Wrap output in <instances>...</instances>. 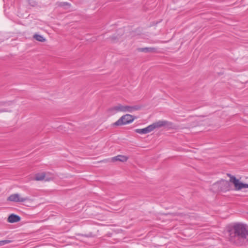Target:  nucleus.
Instances as JSON below:
<instances>
[{
  "label": "nucleus",
  "mask_w": 248,
  "mask_h": 248,
  "mask_svg": "<svg viewBox=\"0 0 248 248\" xmlns=\"http://www.w3.org/2000/svg\"><path fill=\"white\" fill-rule=\"evenodd\" d=\"M20 220V217L15 214L10 215L8 217L7 221L10 223H15Z\"/></svg>",
  "instance_id": "nucleus-10"
},
{
  "label": "nucleus",
  "mask_w": 248,
  "mask_h": 248,
  "mask_svg": "<svg viewBox=\"0 0 248 248\" xmlns=\"http://www.w3.org/2000/svg\"><path fill=\"white\" fill-rule=\"evenodd\" d=\"M128 159V157L126 156L123 155H118L116 156L111 158V160L112 162L120 161V162H126Z\"/></svg>",
  "instance_id": "nucleus-9"
},
{
  "label": "nucleus",
  "mask_w": 248,
  "mask_h": 248,
  "mask_svg": "<svg viewBox=\"0 0 248 248\" xmlns=\"http://www.w3.org/2000/svg\"><path fill=\"white\" fill-rule=\"evenodd\" d=\"M61 6H64V5H68L70 6V4L67 2H63L61 4Z\"/></svg>",
  "instance_id": "nucleus-14"
},
{
  "label": "nucleus",
  "mask_w": 248,
  "mask_h": 248,
  "mask_svg": "<svg viewBox=\"0 0 248 248\" xmlns=\"http://www.w3.org/2000/svg\"><path fill=\"white\" fill-rule=\"evenodd\" d=\"M228 175L230 177V181L234 185L236 190H240L244 188H248V184H244L241 182L238 179H236L235 177L231 174H228Z\"/></svg>",
  "instance_id": "nucleus-5"
},
{
  "label": "nucleus",
  "mask_w": 248,
  "mask_h": 248,
  "mask_svg": "<svg viewBox=\"0 0 248 248\" xmlns=\"http://www.w3.org/2000/svg\"><path fill=\"white\" fill-rule=\"evenodd\" d=\"M53 177L51 178H47L46 177V174L44 172H42L41 173L36 174L35 175L34 179L36 181H42L45 180V181H50Z\"/></svg>",
  "instance_id": "nucleus-8"
},
{
  "label": "nucleus",
  "mask_w": 248,
  "mask_h": 248,
  "mask_svg": "<svg viewBox=\"0 0 248 248\" xmlns=\"http://www.w3.org/2000/svg\"><path fill=\"white\" fill-rule=\"evenodd\" d=\"M10 242H11L10 240H6L0 241V247L5 245H6V244H8L10 243Z\"/></svg>",
  "instance_id": "nucleus-13"
},
{
  "label": "nucleus",
  "mask_w": 248,
  "mask_h": 248,
  "mask_svg": "<svg viewBox=\"0 0 248 248\" xmlns=\"http://www.w3.org/2000/svg\"><path fill=\"white\" fill-rule=\"evenodd\" d=\"M139 50L144 52H154L156 50V49L154 47H144L139 48Z\"/></svg>",
  "instance_id": "nucleus-11"
},
{
  "label": "nucleus",
  "mask_w": 248,
  "mask_h": 248,
  "mask_svg": "<svg viewBox=\"0 0 248 248\" xmlns=\"http://www.w3.org/2000/svg\"><path fill=\"white\" fill-rule=\"evenodd\" d=\"M7 200L11 202H23L29 200L28 197H22L18 193H15L11 195L8 197Z\"/></svg>",
  "instance_id": "nucleus-6"
},
{
  "label": "nucleus",
  "mask_w": 248,
  "mask_h": 248,
  "mask_svg": "<svg viewBox=\"0 0 248 248\" xmlns=\"http://www.w3.org/2000/svg\"><path fill=\"white\" fill-rule=\"evenodd\" d=\"M140 107L138 105L135 106H127L123 105L121 104H118L117 105L113 106V107L109 108V110L112 113H116L118 112H130L132 113L134 111L139 110L140 108Z\"/></svg>",
  "instance_id": "nucleus-3"
},
{
  "label": "nucleus",
  "mask_w": 248,
  "mask_h": 248,
  "mask_svg": "<svg viewBox=\"0 0 248 248\" xmlns=\"http://www.w3.org/2000/svg\"><path fill=\"white\" fill-rule=\"evenodd\" d=\"M135 117L130 114H125L122 116L118 120L113 124L114 125L118 126L131 123Z\"/></svg>",
  "instance_id": "nucleus-4"
},
{
  "label": "nucleus",
  "mask_w": 248,
  "mask_h": 248,
  "mask_svg": "<svg viewBox=\"0 0 248 248\" xmlns=\"http://www.w3.org/2000/svg\"><path fill=\"white\" fill-rule=\"evenodd\" d=\"M229 239L230 241L237 243V240H244L248 236V229L246 225L235 223L228 228Z\"/></svg>",
  "instance_id": "nucleus-1"
},
{
  "label": "nucleus",
  "mask_w": 248,
  "mask_h": 248,
  "mask_svg": "<svg viewBox=\"0 0 248 248\" xmlns=\"http://www.w3.org/2000/svg\"><path fill=\"white\" fill-rule=\"evenodd\" d=\"M228 186V183L227 181L225 180H221L219 182H217L214 184L213 186L214 187H217V189L218 191H222L226 189L224 187H227Z\"/></svg>",
  "instance_id": "nucleus-7"
},
{
  "label": "nucleus",
  "mask_w": 248,
  "mask_h": 248,
  "mask_svg": "<svg viewBox=\"0 0 248 248\" xmlns=\"http://www.w3.org/2000/svg\"><path fill=\"white\" fill-rule=\"evenodd\" d=\"M33 37L35 40L40 42H44L45 41V39L41 35L34 34Z\"/></svg>",
  "instance_id": "nucleus-12"
},
{
  "label": "nucleus",
  "mask_w": 248,
  "mask_h": 248,
  "mask_svg": "<svg viewBox=\"0 0 248 248\" xmlns=\"http://www.w3.org/2000/svg\"><path fill=\"white\" fill-rule=\"evenodd\" d=\"M1 112H4V111H7V110H2L1 111Z\"/></svg>",
  "instance_id": "nucleus-15"
},
{
  "label": "nucleus",
  "mask_w": 248,
  "mask_h": 248,
  "mask_svg": "<svg viewBox=\"0 0 248 248\" xmlns=\"http://www.w3.org/2000/svg\"><path fill=\"white\" fill-rule=\"evenodd\" d=\"M172 123L166 121L161 120L155 122L147 127L142 129H136V133L140 134H145L151 132L155 128H158L164 126H170Z\"/></svg>",
  "instance_id": "nucleus-2"
}]
</instances>
